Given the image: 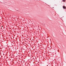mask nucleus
Here are the masks:
<instances>
[{"mask_svg":"<svg viewBox=\"0 0 66 66\" xmlns=\"http://www.w3.org/2000/svg\"><path fill=\"white\" fill-rule=\"evenodd\" d=\"M63 8L64 9H66V7L65 6H63Z\"/></svg>","mask_w":66,"mask_h":66,"instance_id":"nucleus-1","label":"nucleus"},{"mask_svg":"<svg viewBox=\"0 0 66 66\" xmlns=\"http://www.w3.org/2000/svg\"><path fill=\"white\" fill-rule=\"evenodd\" d=\"M63 2H65V0H63Z\"/></svg>","mask_w":66,"mask_h":66,"instance_id":"nucleus-2","label":"nucleus"}]
</instances>
